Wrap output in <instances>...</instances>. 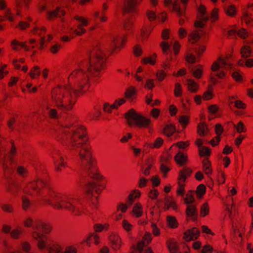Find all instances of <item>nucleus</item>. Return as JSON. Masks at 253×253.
<instances>
[{
    "label": "nucleus",
    "instance_id": "obj_1",
    "mask_svg": "<svg viewBox=\"0 0 253 253\" xmlns=\"http://www.w3.org/2000/svg\"><path fill=\"white\" fill-rule=\"evenodd\" d=\"M125 41V37L114 35L110 37L107 45L97 44L87 51L86 59L78 63V68L70 76L71 79H76V88L67 85L57 87L52 92V100L59 110L67 113L72 109L76 102L75 96L88 89L89 75L96 76L102 69L107 57L105 52L120 48Z\"/></svg>",
    "mask_w": 253,
    "mask_h": 253
},
{
    "label": "nucleus",
    "instance_id": "obj_2",
    "mask_svg": "<svg viewBox=\"0 0 253 253\" xmlns=\"http://www.w3.org/2000/svg\"><path fill=\"white\" fill-rule=\"evenodd\" d=\"M59 140L69 144V148L78 155L81 179L79 182L88 195L93 192L99 193L102 185L99 181L101 176L98 174L93 160L89 145L87 144L85 129L80 126L67 125L61 126L56 130Z\"/></svg>",
    "mask_w": 253,
    "mask_h": 253
},
{
    "label": "nucleus",
    "instance_id": "obj_3",
    "mask_svg": "<svg viewBox=\"0 0 253 253\" xmlns=\"http://www.w3.org/2000/svg\"><path fill=\"white\" fill-rule=\"evenodd\" d=\"M26 227H32L33 238L38 241V246L40 250H46L49 253H77L76 248L69 246L63 251L62 248L58 245H51L46 241V237L42 232L48 233L50 230V226L41 222L33 223V220L27 218L24 222Z\"/></svg>",
    "mask_w": 253,
    "mask_h": 253
},
{
    "label": "nucleus",
    "instance_id": "obj_4",
    "mask_svg": "<svg viewBox=\"0 0 253 253\" xmlns=\"http://www.w3.org/2000/svg\"><path fill=\"white\" fill-rule=\"evenodd\" d=\"M42 200L55 209H65L79 215L82 212V204L78 198L56 193L48 188L42 194Z\"/></svg>",
    "mask_w": 253,
    "mask_h": 253
},
{
    "label": "nucleus",
    "instance_id": "obj_5",
    "mask_svg": "<svg viewBox=\"0 0 253 253\" xmlns=\"http://www.w3.org/2000/svg\"><path fill=\"white\" fill-rule=\"evenodd\" d=\"M141 0H124L121 8L124 15V27L126 30L129 31L132 25L133 21L130 18L129 14L136 12V7Z\"/></svg>",
    "mask_w": 253,
    "mask_h": 253
},
{
    "label": "nucleus",
    "instance_id": "obj_6",
    "mask_svg": "<svg viewBox=\"0 0 253 253\" xmlns=\"http://www.w3.org/2000/svg\"><path fill=\"white\" fill-rule=\"evenodd\" d=\"M126 119L130 126L135 125L139 127L147 128L150 131V119L137 114L133 109H130L126 113Z\"/></svg>",
    "mask_w": 253,
    "mask_h": 253
},
{
    "label": "nucleus",
    "instance_id": "obj_7",
    "mask_svg": "<svg viewBox=\"0 0 253 253\" xmlns=\"http://www.w3.org/2000/svg\"><path fill=\"white\" fill-rule=\"evenodd\" d=\"M232 65L228 63L224 59L220 58L219 62H214L212 67L211 70L213 72L211 75V80L212 82L215 84L217 82L214 76H216L219 78H222L225 76V73L223 69H231Z\"/></svg>",
    "mask_w": 253,
    "mask_h": 253
},
{
    "label": "nucleus",
    "instance_id": "obj_8",
    "mask_svg": "<svg viewBox=\"0 0 253 253\" xmlns=\"http://www.w3.org/2000/svg\"><path fill=\"white\" fill-rule=\"evenodd\" d=\"M199 13L200 21H197L195 23V26L196 27L201 28L204 26V22L211 20L213 22L217 19V9L214 8L210 13H208L206 10L205 7L201 5L198 8Z\"/></svg>",
    "mask_w": 253,
    "mask_h": 253
},
{
    "label": "nucleus",
    "instance_id": "obj_9",
    "mask_svg": "<svg viewBox=\"0 0 253 253\" xmlns=\"http://www.w3.org/2000/svg\"><path fill=\"white\" fill-rule=\"evenodd\" d=\"M46 184L44 181L38 179L23 186L22 190L24 194L33 196L35 193H40L41 188L46 186Z\"/></svg>",
    "mask_w": 253,
    "mask_h": 253
},
{
    "label": "nucleus",
    "instance_id": "obj_10",
    "mask_svg": "<svg viewBox=\"0 0 253 253\" xmlns=\"http://www.w3.org/2000/svg\"><path fill=\"white\" fill-rule=\"evenodd\" d=\"M195 192L191 191L186 194V197L184 199V203L187 205L186 214L188 216L194 217L198 213L196 205L194 204L195 202Z\"/></svg>",
    "mask_w": 253,
    "mask_h": 253
},
{
    "label": "nucleus",
    "instance_id": "obj_11",
    "mask_svg": "<svg viewBox=\"0 0 253 253\" xmlns=\"http://www.w3.org/2000/svg\"><path fill=\"white\" fill-rule=\"evenodd\" d=\"M189 0H165V4L166 5L171 4V7L179 16L184 15L185 5Z\"/></svg>",
    "mask_w": 253,
    "mask_h": 253
},
{
    "label": "nucleus",
    "instance_id": "obj_12",
    "mask_svg": "<svg viewBox=\"0 0 253 253\" xmlns=\"http://www.w3.org/2000/svg\"><path fill=\"white\" fill-rule=\"evenodd\" d=\"M75 18L81 23V24L77 25V29H74L72 27L70 28L69 29V33L72 36L74 35L80 36L85 32V30L83 28V26L87 25L88 20L78 16H75Z\"/></svg>",
    "mask_w": 253,
    "mask_h": 253
},
{
    "label": "nucleus",
    "instance_id": "obj_13",
    "mask_svg": "<svg viewBox=\"0 0 253 253\" xmlns=\"http://www.w3.org/2000/svg\"><path fill=\"white\" fill-rule=\"evenodd\" d=\"M224 34L227 35L228 37H231L233 38L238 36L240 38L245 39L249 36V34L245 29L237 30L236 28H232L229 30L225 31Z\"/></svg>",
    "mask_w": 253,
    "mask_h": 253
},
{
    "label": "nucleus",
    "instance_id": "obj_14",
    "mask_svg": "<svg viewBox=\"0 0 253 253\" xmlns=\"http://www.w3.org/2000/svg\"><path fill=\"white\" fill-rule=\"evenodd\" d=\"M200 235V230L197 228H193L184 233L185 240L188 241L195 240L197 239Z\"/></svg>",
    "mask_w": 253,
    "mask_h": 253
},
{
    "label": "nucleus",
    "instance_id": "obj_15",
    "mask_svg": "<svg viewBox=\"0 0 253 253\" xmlns=\"http://www.w3.org/2000/svg\"><path fill=\"white\" fill-rule=\"evenodd\" d=\"M2 231L5 233H10L12 238L14 239H18L22 231L20 229H15L11 231V227L10 226L4 225L2 227Z\"/></svg>",
    "mask_w": 253,
    "mask_h": 253
},
{
    "label": "nucleus",
    "instance_id": "obj_16",
    "mask_svg": "<svg viewBox=\"0 0 253 253\" xmlns=\"http://www.w3.org/2000/svg\"><path fill=\"white\" fill-rule=\"evenodd\" d=\"M146 15L148 19L150 21L158 19L163 22L166 20V16L164 13H162L161 15L158 16L155 12L148 10L146 12Z\"/></svg>",
    "mask_w": 253,
    "mask_h": 253
},
{
    "label": "nucleus",
    "instance_id": "obj_17",
    "mask_svg": "<svg viewBox=\"0 0 253 253\" xmlns=\"http://www.w3.org/2000/svg\"><path fill=\"white\" fill-rule=\"evenodd\" d=\"M126 100L124 98H120L116 100L114 103L110 106L108 103H105L104 105V110L108 113H110L113 109H117L119 106L124 103Z\"/></svg>",
    "mask_w": 253,
    "mask_h": 253
},
{
    "label": "nucleus",
    "instance_id": "obj_18",
    "mask_svg": "<svg viewBox=\"0 0 253 253\" xmlns=\"http://www.w3.org/2000/svg\"><path fill=\"white\" fill-rule=\"evenodd\" d=\"M48 19H51L54 17L61 18L65 14V11L59 7H57L54 10H47L46 12Z\"/></svg>",
    "mask_w": 253,
    "mask_h": 253
},
{
    "label": "nucleus",
    "instance_id": "obj_19",
    "mask_svg": "<svg viewBox=\"0 0 253 253\" xmlns=\"http://www.w3.org/2000/svg\"><path fill=\"white\" fill-rule=\"evenodd\" d=\"M109 239L114 249L118 250L120 248L121 240L117 235L115 234L111 235L109 236Z\"/></svg>",
    "mask_w": 253,
    "mask_h": 253
},
{
    "label": "nucleus",
    "instance_id": "obj_20",
    "mask_svg": "<svg viewBox=\"0 0 253 253\" xmlns=\"http://www.w3.org/2000/svg\"><path fill=\"white\" fill-rule=\"evenodd\" d=\"M215 131L217 135L216 137H215V139H213L211 140V144L212 146H215L220 141V137L219 136L221 134L223 131L222 126L220 124H217L215 127Z\"/></svg>",
    "mask_w": 253,
    "mask_h": 253
},
{
    "label": "nucleus",
    "instance_id": "obj_21",
    "mask_svg": "<svg viewBox=\"0 0 253 253\" xmlns=\"http://www.w3.org/2000/svg\"><path fill=\"white\" fill-rule=\"evenodd\" d=\"M142 207L140 203L135 204L131 211V213L135 217L138 218L143 214Z\"/></svg>",
    "mask_w": 253,
    "mask_h": 253
},
{
    "label": "nucleus",
    "instance_id": "obj_22",
    "mask_svg": "<svg viewBox=\"0 0 253 253\" xmlns=\"http://www.w3.org/2000/svg\"><path fill=\"white\" fill-rule=\"evenodd\" d=\"M163 202L164 203L165 210H168L170 208H172L174 210H176L177 206L175 203L169 198H165Z\"/></svg>",
    "mask_w": 253,
    "mask_h": 253
},
{
    "label": "nucleus",
    "instance_id": "obj_23",
    "mask_svg": "<svg viewBox=\"0 0 253 253\" xmlns=\"http://www.w3.org/2000/svg\"><path fill=\"white\" fill-rule=\"evenodd\" d=\"M241 54L243 58H247L249 57L252 56V50L248 45L243 46L241 49Z\"/></svg>",
    "mask_w": 253,
    "mask_h": 253
},
{
    "label": "nucleus",
    "instance_id": "obj_24",
    "mask_svg": "<svg viewBox=\"0 0 253 253\" xmlns=\"http://www.w3.org/2000/svg\"><path fill=\"white\" fill-rule=\"evenodd\" d=\"M168 247L170 253H180L179 252L176 243L173 241H170L168 243Z\"/></svg>",
    "mask_w": 253,
    "mask_h": 253
},
{
    "label": "nucleus",
    "instance_id": "obj_25",
    "mask_svg": "<svg viewBox=\"0 0 253 253\" xmlns=\"http://www.w3.org/2000/svg\"><path fill=\"white\" fill-rule=\"evenodd\" d=\"M191 171L188 168H184L183 170H181L179 173V179L184 181L186 178L190 175Z\"/></svg>",
    "mask_w": 253,
    "mask_h": 253
},
{
    "label": "nucleus",
    "instance_id": "obj_26",
    "mask_svg": "<svg viewBox=\"0 0 253 253\" xmlns=\"http://www.w3.org/2000/svg\"><path fill=\"white\" fill-rule=\"evenodd\" d=\"M187 85L188 89L192 92H195L198 89V84L192 80L188 79L187 81Z\"/></svg>",
    "mask_w": 253,
    "mask_h": 253
},
{
    "label": "nucleus",
    "instance_id": "obj_27",
    "mask_svg": "<svg viewBox=\"0 0 253 253\" xmlns=\"http://www.w3.org/2000/svg\"><path fill=\"white\" fill-rule=\"evenodd\" d=\"M175 161L177 164L182 166L186 161V157L181 153H178L174 157Z\"/></svg>",
    "mask_w": 253,
    "mask_h": 253
},
{
    "label": "nucleus",
    "instance_id": "obj_28",
    "mask_svg": "<svg viewBox=\"0 0 253 253\" xmlns=\"http://www.w3.org/2000/svg\"><path fill=\"white\" fill-rule=\"evenodd\" d=\"M224 10L226 13L230 15L233 16L236 13V8L232 4H227L224 6Z\"/></svg>",
    "mask_w": 253,
    "mask_h": 253
},
{
    "label": "nucleus",
    "instance_id": "obj_29",
    "mask_svg": "<svg viewBox=\"0 0 253 253\" xmlns=\"http://www.w3.org/2000/svg\"><path fill=\"white\" fill-rule=\"evenodd\" d=\"M11 44L14 46L12 47V48L13 50H18V48L15 46L16 45H19V46L24 48L25 49V50H26V51H29L30 50L29 48L27 45H25V43L20 42L16 40H13L11 42Z\"/></svg>",
    "mask_w": 253,
    "mask_h": 253
},
{
    "label": "nucleus",
    "instance_id": "obj_30",
    "mask_svg": "<svg viewBox=\"0 0 253 253\" xmlns=\"http://www.w3.org/2000/svg\"><path fill=\"white\" fill-rule=\"evenodd\" d=\"M175 130V127L172 125H167L164 128L165 133L168 136L172 135Z\"/></svg>",
    "mask_w": 253,
    "mask_h": 253
},
{
    "label": "nucleus",
    "instance_id": "obj_31",
    "mask_svg": "<svg viewBox=\"0 0 253 253\" xmlns=\"http://www.w3.org/2000/svg\"><path fill=\"white\" fill-rule=\"evenodd\" d=\"M201 38L200 33L198 31H194L191 33L189 35V41L192 43L196 42Z\"/></svg>",
    "mask_w": 253,
    "mask_h": 253
},
{
    "label": "nucleus",
    "instance_id": "obj_32",
    "mask_svg": "<svg viewBox=\"0 0 253 253\" xmlns=\"http://www.w3.org/2000/svg\"><path fill=\"white\" fill-rule=\"evenodd\" d=\"M135 94V89L133 87H130L128 88L125 93V96L129 99L132 100L133 96Z\"/></svg>",
    "mask_w": 253,
    "mask_h": 253
},
{
    "label": "nucleus",
    "instance_id": "obj_33",
    "mask_svg": "<svg viewBox=\"0 0 253 253\" xmlns=\"http://www.w3.org/2000/svg\"><path fill=\"white\" fill-rule=\"evenodd\" d=\"M163 143V140L161 138L158 137L156 139L154 143H149L148 146L151 148H158L162 145Z\"/></svg>",
    "mask_w": 253,
    "mask_h": 253
},
{
    "label": "nucleus",
    "instance_id": "obj_34",
    "mask_svg": "<svg viewBox=\"0 0 253 253\" xmlns=\"http://www.w3.org/2000/svg\"><path fill=\"white\" fill-rule=\"evenodd\" d=\"M206 187L203 184L199 185L197 189L195 194H197L198 197L201 198L202 196L205 193Z\"/></svg>",
    "mask_w": 253,
    "mask_h": 253
},
{
    "label": "nucleus",
    "instance_id": "obj_35",
    "mask_svg": "<svg viewBox=\"0 0 253 253\" xmlns=\"http://www.w3.org/2000/svg\"><path fill=\"white\" fill-rule=\"evenodd\" d=\"M167 222L171 228H175L177 226V222L175 217L171 216H168Z\"/></svg>",
    "mask_w": 253,
    "mask_h": 253
},
{
    "label": "nucleus",
    "instance_id": "obj_36",
    "mask_svg": "<svg viewBox=\"0 0 253 253\" xmlns=\"http://www.w3.org/2000/svg\"><path fill=\"white\" fill-rule=\"evenodd\" d=\"M32 205V203L28 198L24 196H22V206L24 210H27Z\"/></svg>",
    "mask_w": 253,
    "mask_h": 253
},
{
    "label": "nucleus",
    "instance_id": "obj_37",
    "mask_svg": "<svg viewBox=\"0 0 253 253\" xmlns=\"http://www.w3.org/2000/svg\"><path fill=\"white\" fill-rule=\"evenodd\" d=\"M198 132L200 135L206 134V131L208 130L207 126L204 123H201L198 126Z\"/></svg>",
    "mask_w": 253,
    "mask_h": 253
},
{
    "label": "nucleus",
    "instance_id": "obj_38",
    "mask_svg": "<svg viewBox=\"0 0 253 253\" xmlns=\"http://www.w3.org/2000/svg\"><path fill=\"white\" fill-rule=\"evenodd\" d=\"M234 97L232 96V97L229 98V100L231 103H234L235 106L239 109H244L245 108V104L243 103L240 100H236L235 101H233L234 99Z\"/></svg>",
    "mask_w": 253,
    "mask_h": 253
},
{
    "label": "nucleus",
    "instance_id": "obj_39",
    "mask_svg": "<svg viewBox=\"0 0 253 253\" xmlns=\"http://www.w3.org/2000/svg\"><path fill=\"white\" fill-rule=\"evenodd\" d=\"M29 0H16V6L17 9V14H20V8L23 5H26Z\"/></svg>",
    "mask_w": 253,
    "mask_h": 253
},
{
    "label": "nucleus",
    "instance_id": "obj_40",
    "mask_svg": "<svg viewBox=\"0 0 253 253\" xmlns=\"http://www.w3.org/2000/svg\"><path fill=\"white\" fill-rule=\"evenodd\" d=\"M211 164L207 161H204L203 162V169L206 174L209 175L211 172V169L210 167Z\"/></svg>",
    "mask_w": 253,
    "mask_h": 253
},
{
    "label": "nucleus",
    "instance_id": "obj_41",
    "mask_svg": "<svg viewBox=\"0 0 253 253\" xmlns=\"http://www.w3.org/2000/svg\"><path fill=\"white\" fill-rule=\"evenodd\" d=\"M29 75L33 79L35 78L36 75L39 76L41 75L40 68L38 66H35L33 69L31 70Z\"/></svg>",
    "mask_w": 253,
    "mask_h": 253
},
{
    "label": "nucleus",
    "instance_id": "obj_42",
    "mask_svg": "<svg viewBox=\"0 0 253 253\" xmlns=\"http://www.w3.org/2000/svg\"><path fill=\"white\" fill-rule=\"evenodd\" d=\"M234 126L235 128L238 133H241L245 131V127L242 122H240L237 125H235L234 124L231 123Z\"/></svg>",
    "mask_w": 253,
    "mask_h": 253
},
{
    "label": "nucleus",
    "instance_id": "obj_43",
    "mask_svg": "<svg viewBox=\"0 0 253 253\" xmlns=\"http://www.w3.org/2000/svg\"><path fill=\"white\" fill-rule=\"evenodd\" d=\"M199 154L201 156H209L211 154V151L207 147L204 146L199 149Z\"/></svg>",
    "mask_w": 253,
    "mask_h": 253
},
{
    "label": "nucleus",
    "instance_id": "obj_44",
    "mask_svg": "<svg viewBox=\"0 0 253 253\" xmlns=\"http://www.w3.org/2000/svg\"><path fill=\"white\" fill-rule=\"evenodd\" d=\"M161 47L164 54H168L170 50V45L167 42H163L161 43Z\"/></svg>",
    "mask_w": 253,
    "mask_h": 253
},
{
    "label": "nucleus",
    "instance_id": "obj_45",
    "mask_svg": "<svg viewBox=\"0 0 253 253\" xmlns=\"http://www.w3.org/2000/svg\"><path fill=\"white\" fill-rule=\"evenodd\" d=\"M140 193L138 192L130 194L129 195V197H128V200L127 201V204L129 205H131L133 202V199L134 198L138 197L140 196Z\"/></svg>",
    "mask_w": 253,
    "mask_h": 253
},
{
    "label": "nucleus",
    "instance_id": "obj_46",
    "mask_svg": "<svg viewBox=\"0 0 253 253\" xmlns=\"http://www.w3.org/2000/svg\"><path fill=\"white\" fill-rule=\"evenodd\" d=\"M191 72L195 77L200 78L202 76V71L200 69L193 67L191 69Z\"/></svg>",
    "mask_w": 253,
    "mask_h": 253
},
{
    "label": "nucleus",
    "instance_id": "obj_47",
    "mask_svg": "<svg viewBox=\"0 0 253 253\" xmlns=\"http://www.w3.org/2000/svg\"><path fill=\"white\" fill-rule=\"evenodd\" d=\"M174 95L176 97H179L181 95V86L179 83L175 84Z\"/></svg>",
    "mask_w": 253,
    "mask_h": 253
},
{
    "label": "nucleus",
    "instance_id": "obj_48",
    "mask_svg": "<svg viewBox=\"0 0 253 253\" xmlns=\"http://www.w3.org/2000/svg\"><path fill=\"white\" fill-rule=\"evenodd\" d=\"M122 226L124 229L127 232L130 231L132 226L127 220L125 219L123 221Z\"/></svg>",
    "mask_w": 253,
    "mask_h": 253
},
{
    "label": "nucleus",
    "instance_id": "obj_49",
    "mask_svg": "<svg viewBox=\"0 0 253 253\" xmlns=\"http://www.w3.org/2000/svg\"><path fill=\"white\" fill-rule=\"evenodd\" d=\"M209 212V208L207 203H205L201 209V214L202 216H204Z\"/></svg>",
    "mask_w": 253,
    "mask_h": 253
},
{
    "label": "nucleus",
    "instance_id": "obj_50",
    "mask_svg": "<svg viewBox=\"0 0 253 253\" xmlns=\"http://www.w3.org/2000/svg\"><path fill=\"white\" fill-rule=\"evenodd\" d=\"M53 158H54V157H53ZM54 164L55 165V168L56 170H59V167L60 166L61 167H64L65 166V163L63 162V158L61 157H60V162H57L55 159H54Z\"/></svg>",
    "mask_w": 253,
    "mask_h": 253
},
{
    "label": "nucleus",
    "instance_id": "obj_51",
    "mask_svg": "<svg viewBox=\"0 0 253 253\" xmlns=\"http://www.w3.org/2000/svg\"><path fill=\"white\" fill-rule=\"evenodd\" d=\"M205 46L199 45L198 47H196L195 48L194 51L198 55L200 56L201 54L205 51Z\"/></svg>",
    "mask_w": 253,
    "mask_h": 253
},
{
    "label": "nucleus",
    "instance_id": "obj_52",
    "mask_svg": "<svg viewBox=\"0 0 253 253\" xmlns=\"http://www.w3.org/2000/svg\"><path fill=\"white\" fill-rule=\"evenodd\" d=\"M143 244H144L143 243V244L139 243L138 245V246H137L138 250L140 253H153V252L152 251V250L149 248H148L147 250H146L144 251V252H143Z\"/></svg>",
    "mask_w": 253,
    "mask_h": 253
},
{
    "label": "nucleus",
    "instance_id": "obj_53",
    "mask_svg": "<svg viewBox=\"0 0 253 253\" xmlns=\"http://www.w3.org/2000/svg\"><path fill=\"white\" fill-rule=\"evenodd\" d=\"M189 121V118L187 116H182L179 118V122L183 126H186Z\"/></svg>",
    "mask_w": 253,
    "mask_h": 253
},
{
    "label": "nucleus",
    "instance_id": "obj_54",
    "mask_svg": "<svg viewBox=\"0 0 253 253\" xmlns=\"http://www.w3.org/2000/svg\"><path fill=\"white\" fill-rule=\"evenodd\" d=\"M152 165H148V166L146 168L144 167H142L141 169V171L144 175L147 176L150 173V170L151 169Z\"/></svg>",
    "mask_w": 253,
    "mask_h": 253
},
{
    "label": "nucleus",
    "instance_id": "obj_55",
    "mask_svg": "<svg viewBox=\"0 0 253 253\" xmlns=\"http://www.w3.org/2000/svg\"><path fill=\"white\" fill-rule=\"evenodd\" d=\"M4 15L6 18L9 20L10 21H12L13 20V17L12 15H11V12L9 9H6L4 12Z\"/></svg>",
    "mask_w": 253,
    "mask_h": 253
},
{
    "label": "nucleus",
    "instance_id": "obj_56",
    "mask_svg": "<svg viewBox=\"0 0 253 253\" xmlns=\"http://www.w3.org/2000/svg\"><path fill=\"white\" fill-rule=\"evenodd\" d=\"M166 75V73L162 71H159L158 72H157L156 76L157 77L159 81H162L164 79L165 76Z\"/></svg>",
    "mask_w": 253,
    "mask_h": 253
},
{
    "label": "nucleus",
    "instance_id": "obj_57",
    "mask_svg": "<svg viewBox=\"0 0 253 253\" xmlns=\"http://www.w3.org/2000/svg\"><path fill=\"white\" fill-rule=\"evenodd\" d=\"M159 194V193L157 190H152L150 192L149 196L151 199L155 200L157 199Z\"/></svg>",
    "mask_w": 253,
    "mask_h": 253
},
{
    "label": "nucleus",
    "instance_id": "obj_58",
    "mask_svg": "<svg viewBox=\"0 0 253 253\" xmlns=\"http://www.w3.org/2000/svg\"><path fill=\"white\" fill-rule=\"evenodd\" d=\"M128 208V206L126 204H124L123 203H120V204L118 206L117 210L118 211H121L122 212H125Z\"/></svg>",
    "mask_w": 253,
    "mask_h": 253
},
{
    "label": "nucleus",
    "instance_id": "obj_59",
    "mask_svg": "<svg viewBox=\"0 0 253 253\" xmlns=\"http://www.w3.org/2000/svg\"><path fill=\"white\" fill-rule=\"evenodd\" d=\"M187 61L190 63H194L196 62V57L192 54H189L186 56Z\"/></svg>",
    "mask_w": 253,
    "mask_h": 253
},
{
    "label": "nucleus",
    "instance_id": "obj_60",
    "mask_svg": "<svg viewBox=\"0 0 253 253\" xmlns=\"http://www.w3.org/2000/svg\"><path fill=\"white\" fill-rule=\"evenodd\" d=\"M151 227L152 228L153 234L156 236L159 235L160 233V230L159 228L157 227L156 224L154 223H152L151 224Z\"/></svg>",
    "mask_w": 253,
    "mask_h": 253
},
{
    "label": "nucleus",
    "instance_id": "obj_61",
    "mask_svg": "<svg viewBox=\"0 0 253 253\" xmlns=\"http://www.w3.org/2000/svg\"><path fill=\"white\" fill-rule=\"evenodd\" d=\"M232 76L237 81H240L242 80L241 75L237 71L233 72Z\"/></svg>",
    "mask_w": 253,
    "mask_h": 253
},
{
    "label": "nucleus",
    "instance_id": "obj_62",
    "mask_svg": "<svg viewBox=\"0 0 253 253\" xmlns=\"http://www.w3.org/2000/svg\"><path fill=\"white\" fill-rule=\"evenodd\" d=\"M48 113L50 117L53 118H57V113L55 109H50L48 110Z\"/></svg>",
    "mask_w": 253,
    "mask_h": 253
},
{
    "label": "nucleus",
    "instance_id": "obj_63",
    "mask_svg": "<svg viewBox=\"0 0 253 253\" xmlns=\"http://www.w3.org/2000/svg\"><path fill=\"white\" fill-rule=\"evenodd\" d=\"M134 53L136 56H139L142 53V50L138 45H136L134 48Z\"/></svg>",
    "mask_w": 253,
    "mask_h": 253
},
{
    "label": "nucleus",
    "instance_id": "obj_64",
    "mask_svg": "<svg viewBox=\"0 0 253 253\" xmlns=\"http://www.w3.org/2000/svg\"><path fill=\"white\" fill-rule=\"evenodd\" d=\"M212 251V248L209 245H207L202 249V253H211Z\"/></svg>",
    "mask_w": 253,
    "mask_h": 253
}]
</instances>
